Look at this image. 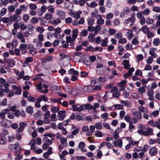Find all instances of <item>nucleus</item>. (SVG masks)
Wrapping results in <instances>:
<instances>
[{"label": "nucleus", "instance_id": "obj_1", "mask_svg": "<svg viewBox=\"0 0 160 160\" xmlns=\"http://www.w3.org/2000/svg\"><path fill=\"white\" fill-rule=\"evenodd\" d=\"M111 92L112 94L113 97L114 98H118L121 96L120 93L118 91V88L114 86L112 88L110 92H106L105 94L103 97V99H107V97Z\"/></svg>", "mask_w": 160, "mask_h": 160}, {"label": "nucleus", "instance_id": "obj_2", "mask_svg": "<svg viewBox=\"0 0 160 160\" xmlns=\"http://www.w3.org/2000/svg\"><path fill=\"white\" fill-rule=\"evenodd\" d=\"M133 118H132L133 123H137L142 118V114L141 112L139 111L133 112L132 114Z\"/></svg>", "mask_w": 160, "mask_h": 160}, {"label": "nucleus", "instance_id": "obj_3", "mask_svg": "<svg viewBox=\"0 0 160 160\" xmlns=\"http://www.w3.org/2000/svg\"><path fill=\"white\" fill-rule=\"evenodd\" d=\"M138 132L139 134L144 136H149L153 134V129L148 127H147V128L145 130H138Z\"/></svg>", "mask_w": 160, "mask_h": 160}, {"label": "nucleus", "instance_id": "obj_4", "mask_svg": "<svg viewBox=\"0 0 160 160\" xmlns=\"http://www.w3.org/2000/svg\"><path fill=\"white\" fill-rule=\"evenodd\" d=\"M15 147L14 148L15 149V154L16 157L15 159L17 160H20V147L18 142H17L15 144Z\"/></svg>", "mask_w": 160, "mask_h": 160}, {"label": "nucleus", "instance_id": "obj_5", "mask_svg": "<svg viewBox=\"0 0 160 160\" xmlns=\"http://www.w3.org/2000/svg\"><path fill=\"white\" fill-rule=\"evenodd\" d=\"M135 14L134 13H132L131 15V17L125 20V22L128 24L130 23L129 25L131 26H133L134 24V22L135 20Z\"/></svg>", "mask_w": 160, "mask_h": 160}, {"label": "nucleus", "instance_id": "obj_6", "mask_svg": "<svg viewBox=\"0 0 160 160\" xmlns=\"http://www.w3.org/2000/svg\"><path fill=\"white\" fill-rule=\"evenodd\" d=\"M16 14L10 17L9 20L10 22H14L16 21V19L20 17V9H18L15 12Z\"/></svg>", "mask_w": 160, "mask_h": 160}, {"label": "nucleus", "instance_id": "obj_7", "mask_svg": "<svg viewBox=\"0 0 160 160\" xmlns=\"http://www.w3.org/2000/svg\"><path fill=\"white\" fill-rule=\"evenodd\" d=\"M33 60V58L32 57H28L26 58L24 62L23 63L22 67H27L29 66V63L31 62Z\"/></svg>", "mask_w": 160, "mask_h": 160}, {"label": "nucleus", "instance_id": "obj_8", "mask_svg": "<svg viewBox=\"0 0 160 160\" xmlns=\"http://www.w3.org/2000/svg\"><path fill=\"white\" fill-rule=\"evenodd\" d=\"M66 111H60L58 112V118L60 120H62L65 117Z\"/></svg>", "mask_w": 160, "mask_h": 160}, {"label": "nucleus", "instance_id": "obj_9", "mask_svg": "<svg viewBox=\"0 0 160 160\" xmlns=\"http://www.w3.org/2000/svg\"><path fill=\"white\" fill-rule=\"evenodd\" d=\"M123 11V12H122L120 14V17L122 18L124 17L126 15L129 14L131 12V10L128 8L125 7L124 8Z\"/></svg>", "mask_w": 160, "mask_h": 160}, {"label": "nucleus", "instance_id": "obj_10", "mask_svg": "<svg viewBox=\"0 0 160 160\" xmlns=\"http://www.w3.org/2000/svg\"><path fill=\"white\" fill-rule=\"evenodd\" d=\"M97 23L98 24L102 25L104 23V20L102 18V16L101 15H99L97 16Z\"/></svg>", "mask_w": 160, "mask_h": 160}, {"label": "nucleus", "instance_id": "obj_11", "mask_svg": "<svg viewBox=\"0 0 160 160\" xmlns=\"http://www.w3.org/2000/svg\"><path fill=\"white\" fill-rule=\"evenodd\" d=\"M66 12L62 11L60 10H57V15L61 19H63L65 17Z\"/></svg>", "mask_w": 160, "mask_h": 160}, {"label": "nucleus", "instance_id": "obj_12", "mask_svg": "<svg viewBox=\"0 0 160 160\" xmlns=\"http://www.w3.org/2000/svg\"><path fill=\"white\" fill-rule=\"evenodd\" d=\"M66 41L69 43L70 44V46L69 48H73L74 46V44L73 42V40L72 37L70 36H67L66 37Z\"/></svg>", "mask_w": 160, "mask_h": 160}, {"label": "nucleus", "instance_id": "obj_13", "mask_svg": "<svg viewBox=\"0 0 160 160\" xmlns=\"http://www.w3.org/2000/svg\"><path fill=\"white\" fill-rule=\"evenodd\" d=\"M82 90L85 92L90 93L92 91V87L91 86H85L83 88Z\"/></svg>", "mask_w": 160, "mask_h": 160}, {"label": "nucleus", "instance_id": "obj_14", "mask_svg": "<svg viewBox=\"0 0 160 160\" xmlns=\"http://www.w3.org/2000/svg\"><path fill=\"white\" fill-rule=\"evenodd\" d=\"M81 13V12H80L79 11L74 12H71L70 13V15L72 17H74L76 19H78L81 17L80 14Z\"/></svg>", "mask_w": 160, "mask_h": 160}, {"label": "nucleus", "instance_id": "obj_15", "mask_svg": "<svg viewBox=\"0 0 160 160\" xmlns=\"http://www.w3.org/2000/svg\"><path fill=\"white\" fill-rule=\"evenodd\" d=\"M113 143L114 146L116 147H117L118 146L120 148H122V139H118V141H114Z\"/></svg>", "mask_w": 160, "mask_h": 160}, {"label": "nucleus", "instance_id": "obj_16", "mask_svg": "<svg viewBox=\"0 0 160 160\" xmlns=\"http://www.w3.org/2000/svg\"><path fill=\"white\" fill-rule=\"evenodd\" d=\"M155 50H157V49L154 48H151L150 49L149 52V54L152 56L154 58H156L158 56L157 54L155 53Z\"/></svg>", "mask_w": 160, "mask_h": 160}, {"label": "nucleus", "instance_id": "obj_17", "mask_svg": "<svg viewBox=\"0 0 160 160\" xmlns=\"http://www.w3.org/2000/svg\"><path fill=\"white\" fill-rule=\"evenodd\" d=\"M73 2L76 5L82 6L85 3L86 1L85 0H73Z\"/></svg>", "mask_w": 160, "mask_h": 160}, {"label": "nucleus", "instance_id": "obj_18", "mask_svg": "<svg viewBox=\"0 0 160 160\" xmlns=\"http://www.w3.org/2000/svg\"><path fill=\"white\" fill-rule=\"evenodd\" d=\"M68 73L72 75L78 76L79 73L77 71L75 70L73 68H71L68 71Z\"/></svg>", "mask_w": 160, "mask_h": 160}, {"label": "nucleus", "instance_id": "obj_19", "mask_svg": "<svg viewBox=\"0 0 160 160\" xmlns=\"http://www.w3.org/2000/svg\"><path fill=\"white\" fill-rule=\"evenodd\" d=\"M158 149L156 148V147H154L152 148L149 151V154L152 156L155 155L157 153Z\"/></svg>", "mask_w": 160, "mask_h": 160}, {"label": "nucleus", "instance_id": "obj_20", "mask_svg": "<svg viewBox=\"0 0 160 160\" xmlns=\"http://www.w3.org/2000/svg\"><path fill=\"white\" fill-rule=\"evenodd\" d=\"M122 64L124 65V68L126 69H128L130 67L129 64V62L128 60H123L122 62Z\"/></svg>", "mask_w": 160, "mask_h": 160}, {"label": "nucleus", "instance_id": "obj_21", "mask_svg": "<svg viewBox=\"0 0 160 160\" xmlns=\"http://www.w3.org/2000/svg\"><path fill=\"white\" fill-rule=\"evenodd\" d=\"M126 35L128 39L131 40L134 37L133 34L132 33V30H128V31L126 32Z\"/></svg>", "mask_w": 160, "mask_h": 160}, {"label": "nucleus", "instance_id": "obj_22", "mask_svg": "<svg viewBox=\"0 0 160 160\" xmlns=\"http://www.w3.org/2000/svg\"><path fill=\"white\" fill-rule=\"evenodd\" d=\"M14 29L13 30V32H12V34L15 35L16 34L17 32V30L18 29L20 28V26L16 22L14 24Z\"/></svg>", "mask_w": 160, "mask_h": 160}, {"label": "nucleus", "instance_id": "obj_23", "mask_svg": "<svg viewBox=\"0 0 160 160\" xmlns=\"http://www.w3.org/2000/svg\"><path fill=\"white\" fill-rule=\"evenodd\" d=\"M27 45L25 44H21V51H22L21 53L22 54L26 53L27 51L26 50Z\"/></svg>", "mask_w": 160, "mask_h": 160}, {"label": "nucleus", "instance_id": "obj_24", "mask_svg": "<svg viewBox=\"0 0 160 160\" xmlns=\"http://www.w3.org/2000/svg\"><path fill=\"white\" fill-rule=\"evenodd\" d=\"M48 99L47 97H45L42 95H41L39 97L37 98L36 100L41 102L42 101L46 102L48 101Z\"/></svg>", "mask_w": 160, "mask_h": 160}, {"label": "nucleus", "instance_id": "obj_25", "mask_svg": "<svg viewBox=\"0 0 160 160\" xmlns=\"http://www.w3.org/2000/svg\"><path fill=\"white\" fill-rule=\"evenodd\" d=\"M95 19L92 17H89L87 20V22L88 25L90 26H92L94 23Z\"/></svg>", "mask_w": 160, "mask_h": 160}, {"label": "nucleus", "instance_id": "obj_26", "mask_svg": "<svg viewBox=\"0 0 160 160\" xmlns=\"http://www.w3.org/2000/svg\"><path fill=\"white\" fill-rule=\"evenodd\" d=\"M95 34L92 33H91L89 34L88 38L90 42H92L95 41Z\"/></svg>", "mask_w": 160, "mask_h": 160}, {"label": "nucleus", "instance_id": "obj_27", "mask_svg": "<svg viewBox=\"0 0 160 160\" xmlns=\"http://www.w3.org/2000/svg\"><path fill=\"white\" fill-rule=\"evenodd\" d=\"M146 152V148L143 147V150L142 152L138 153V155L139 158L141 159H142L143 158V155L145 152Z\"/></svg>", "mask_w": 160, "mask_h": 160}, {"label": "nucleus", "instance_id": "obj_28", "mask_svg": "<svg viewBox=\"0 0 160 160\" xmlns=\"http://www.w3.org/2000/svg\"><path fill=\"white\" fill-rule=\"evenodd\" d=\"M42 141L44 143H46L49 145H51L52 144V140L49 139L47 137H44L42 139Z\"/></svg>", "mask_w": 160, "mask_h": 160}, {"label": "nucleus", "instance_id": "obj_29", "mask_svg": "<svg viewBox=\"0 0 160 160\" xmlns=\"http://www.w3.org/2000/svg\"><path fill=\"white\" fill-rule=\"evenodd\" d=\"M101 45L102 47H107L108 46V40L107 38H105L104 39L101 41Z\"/></svg>", "mask_w": 160, "mask_h": 160}, {"label": "nucleus", "instance_id": "obj_30", "mask_svg": "<svg viewBox=\"0 0 160 160\" xmlns=\"http://www.w3.org/2000/svg\"><path fill=\"white\" fill-rule=\"evenodd\" d=\"M141 30L145 34H146L149 32L148 27L146 25L143 26L141 29Z\"/></svg>", "mask_w": 160, "mask_h": 160}, {"label": "nucleus", "instance_id": "obj_31", "mask_svg": "<svg viewBox=\"0 0 160 160\" xmlns=\"http://www.w3.org/2000/svg\"><path fill=\"white\" fill-rule=\"evenodd\" d=\"M26 111L27 113L31 115H32L33 113V108L30 106H28L26 108Z\"/></svg>", "mask_w": 160, "mask_h": 160}, {"label": "nucleus", "instance_id": "obj_32", "mask_svg": "<svg viewBox=\"0 0 160 160\" xmlns=\"http://www.w3.org/2000/svg\"><path fill=\"white\" fill-rule=\"evenodd\" d=\"M138 109L139 111L142 112H145L146 113H147L148 112V111L147 109L146 108L142 106L139 107H138Z\"/></svg>", "mask_w": 160, "mask_h": 160}, {"label": "nucleus", "instance_id": "obj_33", "mask_svg": "<svg viewBox=\"0 0 160 160\" xmlns=\"http://www.w3.org/2000/svg\"><path fill=\"white\" fill-rule=\"evenodd\" d=\"M95 128L98 130H100L102 128V123L100 122L96 123L95 124Z\"/></svg>", "mask_w": 160, "mask_h": 160}, {"label": "nucleus", "instance_id": "obj_34", "mask_svg": "<svg viewBox=\"0 0 160 160\" xmlns=\"http://www.w3.org/2000/svg\"><path fill=\"white\" fill-rule=\"evenodd\" d=\"M160 43V40L158 38H155L154 39L153 44L156 46H158Z\"/></svg>", "mask_w": 160, "mask_h": 160}, {"label": "nucleus", "instance_id": "obj_35", "mask_svg": "<svg viewBox=\"0 0 160 160\" xmlns=\"http://www.w3.org/2000/svg\"><path fill=\"white\" fill-rule=\"evenodd\" d=\"M142 12L143 15L144 16H148L149 15L150 13V10L148 8H145L143 11H142Z\"/></svg>", "mask_w": 160, "mask_h": 160}, {"label": "nucleus", "instance_id": "obj_36", "mask_svg": "<svg viewBox=\"0 0 160 160\" xmlns=\"http://www.w3.org/2000/svg\"><path fill=\"white\" fill-rule=\"evenodd\" d=\"M31 82L28 81H26L25 82V86H23V89L24 90H28L30 88V87L28 86L29 84H30Z\"/></svg>", "mask_w": 160, "mask_h": 160}, {"label": "nucleus", "instance_id": "obj_37", "mask_svg": "<svg viewBox=\"0 0 160 160\" xmlns=\"http://www.w3.org/2000/svg\"><path fill=\"white\" fill-rule=\"evenodd\" d=\"M88 34V32L87 30H83L80 32V34L82 37L87 36Z\"/></svg>", "mask_w": 160, "mask_h": 160}, {"label": "nucleus", "instance_id": "obj_38", "mask_svg": "<svg viewBox=\"0 0 160 160\" xmlns=\"http://www.w3.org/2000/svg\"><path fill=\"white\" fill-rule=\"evenodd\" d=\"M159 114V111L158 110H156L153 111L152 113L149 114V115L151 116H152L153 117H157Z\"/></svg>", "mask_w": 160, "mask_h": 160}, {"label": "nucleus", "instance_id": "obj_39", "mask_svg": "<svg viewBox=\"0 0 160 160\" xmlns=\"http://www.w3.org/2000/svg\"><path fill=\"white\" fill-rule=\"evenodd\" d=\"M61 43L64 48H69L70 47H69V43L67 41L62 40L61 42Z\"/></svg>", "mask_w": 160, "mask_h": 160}, {"label": "nucleus", "instance_id": "obj_40", "mask_svg": "<svg viewBox=\"0 0 160 160\" xmlns=\"http://www.w3.org/2000/svg\"><path fill=\"white\" fill-rule=\"evenodd\" d=\"M72 129H74V130L72 132V134L73 135H76L79 132V129L75 127H72Z\"/></svg>", "mask_w": 160, "mask_h": 160}, {"label": "nucleus", "instance_id": "obj_41", "mask_svg": "<svg viewBox=\"0 0 160 160\" xmlns=\"http://www.w3.org/2000/svg\"><path fill=\"white\" fill-rule=\"evenodd\" d=\"M38 20L36 17H33L31 19V23L32 24H34L38 22Z\"/></svg>", "mask_w": 160, "mask_h": 160}, {"label": "nucleus", "instance_id": "obj_42", "mask_svg": "<svg viewBox=\"0 0 160 160\" xmlns=\"http://www.w3.org/2000/svg\"><path fill=\"white\" fill-rule=\"evenodd\" d=\"M108 114L107 113L102 114L101 115V118L103 119L104 121H106L108 117Z\"/></svg>", "mask_w": 160, "mask_h": 160}, {"label": "nucleus", "instance_id": "obj_43", "mask_svg": "<svg viewBox=\"0 0 160 160\" xmlns=\"http://www.w3.org/2000/svg\"><path fill=\"white\" fill-rule=\"evenodd\" d=\"M98 11L97 10L95 9V10L93 11L91 13V17L92 18H97V16L99 15L98 14Z\"/></svg>", "mask_w": 160, "mask_h": 160}, {"label": "nucleus", "instance_id": "obj_44", "mask_svg": "<svg viewBox=\"0 0 160 160\" xmlns=\"http://www.w3.org/2000/svg\"><path fill=\"white\" fill-rule=\"evenodd\" d=\"M61 22V21L60 19L59 18H57L56 19L52 21V23L53 25H57L60 23Z\"/></svg>", "mask_w": 160, "mask_h": 160}, {"label": "nucleus", "instance_id": "obj_45", "mask_svg": "<svg viewBox=\"0 0 160 160\" xmlns=\"http://www.w3.org/2000/svg\"><path fill=\"white\" fill-rule=\"evenodd\" d=\"M142 150L143 148L142 147H136L135 148L134 151V152L139 153L142 152Z\"/></svg>", "mask_w": 160, "mask_h": 160}, {"label": "nucleus", "instance_id": "obj_46", "mask_svg": "<svg viewBox=\"0 0 160 160\" xmlns=\"http://www.w3.org/2000/svg\"><path fill=\"white\" fill-rule=\"evenodd\" d=\"M41 62L42 63V65L44 67V68L45 69H47V68L48 67L46 66L47 62H48L46 58L44 59H42L41 60Z\"/></svg>", "mask_w": 160, "mask_h": 160}, {"label": "nucleus", "instance_id": "obj_47", "mask_svg": "<svg viewBox=\"0 0 160 160\" xmlns=\"http://www.w3.org/2000/svg\"><path fill=\"white\" fill-rule=\"evenodd\" d=\"M123 104V105L126 107H128L130 106V103L129 102L128 100L120 101Z\"/></svg>", "mask_w": 160, "mask_h": 160}, {"label": "nucleus", "instance_id": "obj_48", "mask_svg": "<svg viewBox=\"0 0 160 160\" xmlns=\"http://www.w3.org/2000/svg\"><path fill=\"white\" fill-rule=\"evenodd\" d=\"M125 85L122 84L121 83H119L118 84V87L121 91H124L125 89Z\"/></svg>", "mask_w": 160, "mask_h": 160}, {"label": "nucleus", "instance_id": "obj_49", "mask_svg": "<svg viewBox=\"0 0 160 160\" xmlns=\"http://www.w3.org/2000/svg\"><path fill=\"white\" fill-rule=\"evenodd\" d=\"M138 90L141 94H142L145 92V89L143 86H141L138 88Z\"/></svg>", "mask_w": 160, "mask_h": 160}, {"label": "nucleus", "instance_id": "obj_50", "mask_svg": "<svg viewBox=\"0 0 160 160\" xmlns=\"http://www.w3.org/2000/svg\"><path fill=\"white\" fill-rule=\"evenodd\" d=\"M95 133V136L97 137H102L103 136L102 132L99 130H96Z\"/></svg>", "mask_w": 160, "mask_h": 160}, {"label": "nucleus", "instance_id": "obj_51", "mask_svg": "<svg viewBox=\"0 0 160 160\" xmlns=\"http://www.w3.org/2000/svg\"><path fill=\"white\" fill-rule=\"evenodd\" d=\"M44 136L49 137L51 138V139L53 140L54 139V138H54L55 137V135L52 133H48L44 135Z\"/></svg>", "mask_w": 160, "mask_h": 160}, {"label": "nucleus", "instance_id": "obj_52", "mask_svg": "<svg viewBox=\"0 0 160 160\" xmlns=\"http://www.w3.org/2000/svg\"><path fill=\"white\" fill-rule=\"evenodd\" d=\"M53 17L52 15L50 13H46L44 17L45 19L47 20H49L51 19Z\"/></svg>", "mask_w": 160, "mask_h": 160}, {"label": "nucleus", "instance_id": "obj_53", "mask_svg": "<svg viewBox=\"0 0 160 160\" xmlns=\"http://www.w3.org/2000/svg\"><path fill=\"white\" fill-rule=\"evenodd\" d=\"M154 22V20L150 18H148L146 20V23L147 25L152 24Z\"/></svg>", "mask_w": 160, "mask_h": 160}, {"label": "nucleus", "instance_id": "obj_54", "mask_svg": "<svg viewBox=\"0 0 160 160\" xmlns=\"http://www.w3.org/2000/svg\"><path fill=\"white\" fill-rule=\"evenodd\" d=\"M9 62L8 64L10 67H12L15 64V61L13 59H10L9 60Z\"/></svg>", "mask_w": 160, "mask_h": 160}, {"label": "nucleus", "instance_id": "obj_55", "mask_svg": "<svg viewBox=\"0 0 160 160\" xmlns=\"http://www.w3.org/2000/svg\"><path fill=\"white\" fill-rule=\"evenodd\" d=\"M27 124L26 122H21V132L22 131L25 127H27Z\"/></svg>", "mask_w": 160, "mask_h": 160}, {"label": "nucleus", "instance_id": "obj_56", "mask_svg": "<svg viewBox=\"0 0 160 160\" xmlns=\"http://www.w3.org/2000/svg\"><path fill=\"white\" fill-rule=\"evenodd\" d=\"M84 110L86 109L87 110H91L92 108V106L90 104H87L84 105Z\"/></svg>", "mask_w": 160, "mask_h": 160}, {"label": "nucleus", "instance_id": "obj_57", "mask_svg": "<svg viewBox=\"0 0 160 160\" xmlns=\"http://www.w3.org/2000/svg\"><path fill=\"white\" fill-rule=\"evenodd\" d=\"M98 81L101 83H104L106 81V78L104 77L101 76L99 77L98 78Z\"/></svg>", "mask_w": 160, "mask_h": 160}, {"label": "nucleus", "instance_id": "obj_58", "mask_svg": "<svg viewBox=\"0 0 160 160\" xmlns=\"http://www.w3.org/2000/svg\"><path fill=\"white\" fill-rule=\"evenodd\" d=\"M102 39L100 36L97 37L95 39V41L96 43L99 44L101 42Z\"/></svg>", "mask_w": 160, "mask_h": 160}, {"label": "nucleus", "instance_id": "obj_59", "mask_svg": "<svg viewBox=\"0 0 160 160\" xmlns=\"http://www.w3.org/2000/svg\"><path fill=\"white\" fill-rule=\"evenodd\" d=\"M132 42L133 45H136L138 44L139 42L136 38H134L132 40Z\"/></svg>", "mask_w": 160, "mask_h": 160}, {"label": "nucleus", "instance_id": "obj_60", "mask_svg": "<svg viewBox=\"0 0 160 160\" xmlns=\"http://www.w3.org/2000/svg\"><path fill=\"white\" fill-rule=\"evenodd\" d=\"M122 37V33L120 32H118L115 34L114 35V37L118 39H119Z\"/></svg>", "mask_w": 160, "mask_h": 160}, {"label": "nucleus", "instance_id": "obj_61", "mask_svg": "<svg viewBox=\"0 0 160 160\" xmlns=\"http://www.w3.org/2000/svg\"><path fill=\"white\" fill-rule=\"evenodd\" d=\"M153 62V58L151 57H149L146 60V62L148 64H151Z\"/></svg>", "mask_w": 160, "mask_h": 160}, {"label": "nucleus", "instance_id": "obj_62", "mask_svg": "<svg viewBox=\"0 0 160 160\" xmlns=\"http://www.w3.org/2000/svg\"><path fill=\"white\" fill-rule=\"evenodd\" d=\"M94 28L95 32H98L100 31L101 28V26L99 24H98L94 27Z\"/></svg>", "mask_w": 160, "mask_h": 160}, {"label": "nucleus", "instance_id": "obj_63", "mask_svg": "<svg viewBox=\"0 0 160 160\" xmlns=\"http://www.w3.org/2000/svg\"><path fill=\"white\" fill-rule=\"evenodd\" d=\"M67 138H66L63 137L60 138L61 143L63 144H65L67 142Z\"/></svg>", "mask_w": 160, "mask_h": 160}, {"label": "nucleus", "instance_id": "obj_64", "mask_svg": "<svg viewBox=\"0 0 160 160\" xmlns=\"http://www.w3.org/2000/svg\"><path fill=\"white\" fill-rule=\"evenodd\" d=\"M152 10L157 12H160V7L158 6H155L153 7Z\"/></svg>", "mask_w": 160, "mask_h": 160}]
</instances>
